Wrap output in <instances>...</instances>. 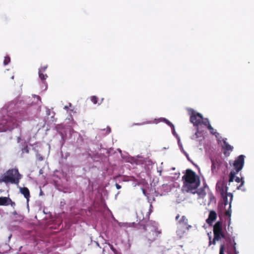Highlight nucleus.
<instances>
[{"label":"nucleus","mask_w":254,"mask_h":254,"mask_svg":"<svg viewBox=\"0 0 254 254\" xmlns=\"http://www.w3.org/2000/svg\"><path fill=\"white\" fill-rule=\"evenodd\" d=\"M216 189L220 192L221 195H223L228 193V187L224 183H218L216 185Z\"/></svg>","instance_id":"obj_12"},{"label":"nucleus","mask_w":254,"mask_h":254,"mask_svg":"<svg viewBox=\"0 0 254 254\" xmlns=\"http://www.w3.org/2000/svg\"><path fill=\"white\" fill-rule=\"evenodd\" d=\"M161 121L165 122L166 124H167L168 126H169L173 130L175 129V127L173 124L171 123L169 121H168L167 119L165 118H162L161 119Z\"/></svg>","instance_id":"obj_20"},{"label":"nucleus","mask_w":254,"mask_h":254,"mask_svg":"<svg viewBox=\"0 0 254 254\" xmlns=\"http://www.w3.org/2000/svg\"><path fill=\"white\" fill-rule=\"evenodd\" d=\"M10 205L13 208H14L16 205L15 203L12 201L9 197H8L7 199V205Z\"/></svg>","instance_id":"obj_23"},{"label":"nucleus","mask_w":254,"mask_h":254,"mask_svg":"<svg viewBox=\"0 0 254 254\" xmlns=\"http://www.w3.org/2000/svg\"><path fill=\"white\" fill-rule=\"evenodd\" d=\"M202 124L205 126L207 128H208L209 126H211L208 119L207 118L203 119L202 118V120H201V125Z\"/></svg>","instance_id":"obj_19"},{"label":"nucleus","mask_w":254,"mask_h":254,"mask_svg":"<svg viewBox=\"0 0 254 254\" xmlns=\"http://www.w3.org/2000/svg\"><path fill=\"white\" fill-rule=\"evenodd\" d=\"M214 238L211 240V237L209 236V246L215 245L216 242L218 241L223 238L225 240V243L221 244L220 246L219 254H224V251L227 249H233L236 250V243L235 242V238L233 237L226 235L223 231L222 223L221 221H217L213 226V228Z\"/></svg>","instance_id":"obj_2"},{"label":"nucleus","mask_w":254,"mask_h":254,"mask_svg":"<svg viewBox=\"0 0 254 254\" xmlns=\"http://www.w3.org/2000/svg\"><path fill=\"white\" fill-rule=\"evenodd\" d=\"M201 133L199 132V130H198V127L197 128V131L195 133L194 136H193V138H197L198 137H199V135L198 134H200Z\"/></svg>","instance_id":"obj_30"},{"label":"nucleus","mask_w":254,"mask_h":254,"mask_svg":"<svg viewBox=\"0 0 254 254\" xmlns=\"http://www.w3.org/2000/svg\"><path fill=\"white\" fill-rule=\"evenodd\" d=\"M36 98H37V99L38 100H40V102H41V98H40V97L39 96H36Z\"/></svg>","instance_id":"obj_33"},{"label":"nucleus","mask_w":254,"mask_h":254,"mask_svg":"<svg viewBox=\"0 0 254 254\" xmlns=\"http://www.w3.org/2000/svg\"><path fill=\"white\" fill-rule=\"evenodd\" d=\"M234 179H235V181L237 183H241V184L239 186L237 187V189L240 190L241 189V188L244 185V184L245 183V181H244V180L243 179V178L241 177L240 178L239 177H235Z\"/></svg>","instance_id":"obj_17"},{"label":"nucleus","mask_w":254,"mask_h":254,"mask_svg":"<svg viewBox=\"0 0 254 254\" xmlns=\"http://www.w3.org/2000/svg\"><path fill=\"white\" fill-rule=\"evenodd\" d=\"M7 197H0V205H7Z\"/></svg>","instance_id":"obj_18"},{"label":"nucleus","mask_w":254,"mask_h":254,"mask_svg":"<svg viewBox=\"0 0 254 254\" xmlns=\"http://www.w3.org/2000/svg\"><path fill=\"white\" fill-rule=\"evenodd\" d=\"M187 231H188V230L186 228L178 226V229L176 231V233H177L178 237L180 239L183 238L187 234Z\"/></svg>","instance_id":"obj_13"},{"label":"nucleus","mask_w":254,"mask_h":254,"mask_svg":"<svg viewBox=\"0 0 254 254\" xmlns=\"http://www.w3.org/2000/svg\"><path fill=\"white\" fill-rule=\"evenodd\" d=\"M44 72H40L38 71V74L39 78L41 80H45L48 77V75L46 74H44Z\"/></svg>","instance_id":"obj_22"},{"label":"nucleus","mask_w":254,"mask_h":254,"mask_svg":"<svg viewBox=\"0 0 254 254\" xmlns=\"http://www.w3.org/2000/svg\"><path fill=\"white\" fill-rule=\"evenodd\" d=\"M190 192L193 194L197 193L198 195L199 196V197L201 198L204 197L206 194L204 188H200L198 190L196 189L195 190L192 191V192Z\"/></svg>","instance_id":"obj_16"},{"label":"nucleus","mask_w":254,"mask_h":254,"mask_svg":"<svg viewBox=\"0 0 254 254\" xmlns=\"http://www.w3.org/2000/svg\"><path fill=\"white\" fill-rule=\"evenodd\" d=\"M227 249V252L228 253H229V254L231 253H234V254H238V252L237 251V250H236L235 251L234 250H233V249H230L228 250V249Z\"/></svg>","instance_id":"obj_28"},{"label":"nucleus","mask_w":254,"mask_h":254,"mask_svg":"<svg viewBox=\"0 0 254 254\" xmlns=\"http://www.w3.org/2000/svg\"><path fill=\"white\" fill-rule=\"evenodd\" d=\"M182 181L183 187L188 192H192V191L197 189L200 184L199 177L190 169L186 171L185 174L182 177Z\"/></svg>","instance_id":"obj_3"},{"label":"nucleus","mask_w":254,"mask_h":254,"mask_svg":"<svg viewBox=\"0 0 254 254\" xmlns=\"http://www.w3.org/2000/svg\"><path fill=\"white\" fill-rule=\"evenodd\" d=\"M223 145L222 147L224 149V154L226 156H229L230 154V152L232 151L233 147L229 144L226 140H223Z\"/></svg>","instance_id":"obj_11"},{"label":"nucleus","mask_w":254,"mask_h":254,"mask_svg":"<svg viewBox=\"0 0 254 254\" xmlns=\"http://www.w3.org/2000/svg\"><path fill=\"white\" fill-rule=\"evenodd\" d=\"M48 67V65H45L43 66H41L39 68V71L40 72H45Z\"/></svg>","instance_id":"obj_27"},{"label":"nucleus","mask_w":254,"mask_h":254,"mask_svg":"<svg viewBox=\"0 0 254 254\" xmlns=\"http://www.w3.org/2000/svg\"><path fill=\"white\" fill-rule=\"evenodd\" d=\"M22 153H29V148H28V146H26L25 147H24L22 149Z\"/></svg>","instance_id":"obj_29"},{"label":"nucleus","mask_w":254,"mask_h":254,"mask_svg":"<svg viewBox=\"0 0 254 254\" xmlns=\"http://www.w3.org/2000/svg\"><path fill=\"white\" fill-rule=\"evenodd\" d=\"M21 179V175L16 169H9L6 171L5 175L3 177L1 181L11 184H17Z\"/></svg>","instance_id":"obj_5"},{"label":"nucleus","mask_w":254,"mask_h":254,"mask_svg":"<svg viewBox=\"0 0 254 254\" xmlns=\"http://www.w3.org/2000/svg\"><path fill=\"white\" fill-rule=\"evenodd\" d=\"M180 217V215L178 214L175 218L176 220L178 221L177 223L178 226L186 228L188 231L192 228L191 225L189 224L188 219L185 216H182L180 220H178Z\"/></svg>","instance_id":"obj_8"},{"label":"nucleus","mask_w":254,"mask_h":254,"mask_svg":"<svg viewBox=\"0 0 254 254\" xmlns=\"http://www.w3.org/2000/svg\"><path fill=\"white\" fill-rule=\"evenodd\" d=\"M152 205H150L148 211L146 212L145 217L140 216L142 214V211L137 213V216L140 221V229H142L144 232V237L147 240L149 244L155 241L161 234V231L158 229L155 223L149 221V215L152 211Z\"/></svg>","instance_id":"obj_1"},{"label":"nucleus","mask_w":254,"mask_h":254,"mask_svg":"<svg viewBox=\"0 0 254 254\" xmlns=\"http://www.w3.org/2000/svg\"><path fill=\"white\" fill-rule=\"evenodd\" d=\"M116 186L117 189H120L121 188V186L119 185L118 184H116Z\"/></svg>","instance_id":"obj_32"},{"label":"nucleus","mask_w":254,"mask_h":254,"mask_svg":"<svg viewBox=\"0 0 254 254\" xmlns=\"http://www.w3.org/2000/svg\"><path fill=\"white\" fill-rule=\"evenodd\" d=\"M231 214V208H229V209H228V210H227L225 212V214L226 216H228L229 217H230Z\"/></svg>","instance_id":"obj_31"},{"label":"nucleus","mask_w":254,"mask_h":254,"mask_svg":"<svg viewBox=\"0 0 254 254\" xmlns=\"http://www.w3.org/2000/svg\"><path fill=\"white\" fill-rule=\"evenodd\" d=\"M245 157V156L244 155H240L235 160L233 163L234 170L231 171L230 173L229 185H230L231 183L233 182L236 175L243 169L244 165Z\"/></svg>","instance_id":"obj_4"},{"label":"nucleus","mask_w":254,"mask_h":254,"mask_svg":"<svg viewBox=\"0 0 254 254\" xmlns=\"http://www.w3.org/2000/svg\"><path fill=\"white\" fill-rule=\"evenodd\" d=\"M202 118L203 117L201 114L192 111L190 116V121L193 124L194 126L198 127L199 126L201 125Z\"/></svg>","instance_id":"obj_7"},{"label":"nucleus","mask_w":254,"mask_h":254,"mask_svg":"<svg viewBox=\"0 0 254 254\" xmlns=\"http://www.w3.org/2000/svg\"><path fill=\"white\" fill-rule=\"evenodd\" d=\"M109 132H110L111 131V128L110 127L108 128Z\"/></svg>","instance_id":"obj_34"},{"label":"nucleus","mask_w":254,"mask_h":254,"mask_svg":"<svg viewBox=\"0 0 254 254\" xmlns=\"http://www.w3.org/2000/svg\"><path fill=\"white\" fill-rule=\"evenodd\" d=\"M208 129L210 131L211 134L214 135L216 137H217L219 135V133L214 130L211 126H209Z\"/></svg>","instance_id":"obj_21"},{"label":"nucleus","mask_w":254,"mask_h":254,"mask_svg":"<svg viewBox=\"0 0 254 254\" xmlns=\"http://www.w3.org/2000/svg\"><path fill=\"white\" fill-rule=\"evenodd\" d=\"M221 196L223 199L224 205L226 206L229 203V208H230L231 207V202L233 199V194L229 192L226 193V194H224L223 195H221Z\"/></svg>","instance_id":"obj_9"},{"label":"nucleus","mask_w":254,"mask_h":254,"mask_svg":"<svg viewBox=\"0 0 254 254\" xmlns=\"http://www.w3.org/2000/svg\"><path fill=\"white\" fill-rule=\"evenodd\" d=\"M20 192L24 195V197L26 199L27 201L28 202L30 197L29 189L26 187L20 188Z\"/></svg>","instance_id":"obj_14"},{"label":"nucleus","mask_w":254,"mask_h":254,"mask_svg":"<svg viewBox=\"0 0 254 254\" xmlns=\"http://www.w3.org/2000/svg\"><path fill=\"white\" fill-rule=\"evenodd\" d=\"M217 218V213L214 210H211L209 212L208 218L206 220V223L211 225Z\"/></svg>","instance_id":"obj_10"},{"label":"nucleus","mask_w":254,"mask_h":254,"mask_svg":"<svg viewBox=\"0 0 254 254\" xmlns=\"http://www.w3.org/2000/svg\"><path fill=\"white\" fill-rule=\"evenodd\" d=\"M13 78H14V76H13V75H12V76H11V78H12V79H13Z\"/></svg>","instance_id":"obj_35"},{"label":"nucleus","mask_w":254,"mask_h":254,"mask_svg":"<svg viewBox=\"0 0 254 254\" xmlns=\"http://www.w3.org/2000/svg\"><path fill=\"white\" fill-rule=\"evenodd\" d=\"M98 98L95 96H93L91 97V101L94 103L96 104L98 102Z\"/></svg>","instance_id":"obj_26"},{"label":"nucleus","mask_w":254,"mask_h":254,"mask_svg":"<svg viewBox=\"0 0 254 254\" xmlns=\"http://www.w3.org/2000/svg\"><path fill=\"white\" fill-rule=\"evenodd\" d=\"M10 62V59L9 57H5L3 61L4 65L8 64Z\"/></svg>","instance_id":"obj_24"},{"label":"nucleus","mask_w":254,"mask_h":254,"mask_svg":"<svg viewBox=\"0 0 254 254\" xmlns=\"http://www.w3.org/2000/svg\"><path fill=\"white\" fill-rule=\"evenodd\" d=\"M36 159L39 161H42L43 160V156L40 153H39L38 152L37 153V154L36 155Z\"/></svg>","instance_id":"obj_25"},{"label":"nucleus","mask_w":254,"mask_h":254,"mask_svg":"<svg viewBox=\"0 0 254 254\" xmlns=\"http://www.w3.org/2000/svg\"><path fill=\"white\" fill-rule=\"evenodd\" d=\"M143 192L145 193V190L144 189L143 190Z\"/></svg>","instance_id":"obj_36"},{"label":"nucleus","mask_w":254,"mask_h":254,"mask_svg":"<svg viewBox=\"0 0 254 254\" xmlns=\"http://www.w3.org/2000/svg\"><path fill=\"white\" fill-rule=\"evenodd\" d=\"M212 163L211 170H214L216 168H218L221 164V161L220 159L211 158Z\"/></svg>","instance_id":"obj_15"},{"label":"nucleus","mask_w":254,"mask_h":254,"mask_svg":"<svg viewBox=\"0 0 254 254\" xmlns=\"http://www.w3.org/2000/svg\"><path fill=\"white\" fill-rule=\"evenodd\" d=\"M13 120L15 121L14 123H21L23 121H26L29 119V114L26 110H21L14 113L13 115Z\"/></svg>","instance_id":"obj_6"}]
</instances>
